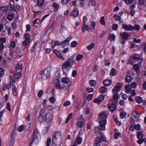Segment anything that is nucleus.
Wrapping results in <instances>:
<instances>
[{
    "label": "nucleus",
    "mask_w": 146,
    "mask_h": 146,
    "mask_svg": "<svg viewBox=\"0 0 146 146\" xmlns=\"http://www.w3.org/2000/svg\"><path fill=\"white\" fill-rule=\"evenodd\" d=\"M133 68L135 71H138L139 70V67L138 64H134L133 65Z\"/></svg>",
    "instance_id": "f704fd0d"
},
{
    "label": "nucleus",
    "mask_w": 146,
    "mask_h": 146,
    "mask_svg": "<svg viewBox=\"0 0 146 146\" xmlns=\"http://www.w3.org/2000/svg\"><path fill=\"white\" fill-rule=\"evenodd\" d=\"M82 141V139L78 135L75 139L73 146H77V144H80Z\"/></svg>",
    "instance_id": "dca6fc26"
},
{
    "label": "nucleus",
    "mask_w": 146,
    "mask_h": 146,
    "mask_svg": "<svg viewBox=\"0 0 146 146\" xmlns=\"http://www.w3.org/2000/svg\"><path fill=\"white\" fill-rule=\"evenodd\" d=\"M89 29V27L88 25H86V23L83 24L81 28V30L83 32L85 31H88Z\"/></svg>",
    "instance_id": "412c9836"
},
{
    "label": "nucleus",
    "mask_w": 146,
    "mask_h": 146,
    "mask_svg": "<svg viewBox=\"0 0 146 146\" xmlns=\"http://www.w3.org/2000/svg\"><path fill=\"white\" fill-rule=\"evenodd\" d=\"M100 23L102 25H105V22L104 20V16L102 17L100 20Z\"/></svg>",
    "instance_id": "3c124183"
},
{
    "label": "nucleus",
    "mask_w": 146,
    "mask_h": 146,
    "mask_svg": "<svg viewBox=\"0 0 146 146\" xmlns=\"http://www.w3.org/2000/svg\"><path fill=\"white\" fill-rule=\"evenodd\" d=\"M96 143H94L95 146H99L100 145L98 143H100L102 142L106 141V138L104 135H101L100 137H97L96 139Z\"/></svg>",
    "instance_id": "9b49d317"
},
{
    "label": "nucleus",
    "mask_w": 146,
    "mask_h": 146,
    "mask_svg": "<svg viewBox=\"0 0 146 146\" xmlns=\"http://www.w3.org/2000/svg\"><path fill=\"white\" fill-rule=\"evenodd\" d=\"M44 0H38L37 1V4L39 6H42L44 4Z\"/></svg>",
    "instance_id": "72a5a7b5"
},
{
    "label": "nucleus",
    "mask_w": 146,
    "mask_h": 146,
    "mask_svg": "<svg viewBox=\"0 0 146 146\" xmlns=\"http://www.w3.org/2000/svg\"><path fill=\"white\" fill-rule=\"evenodd\" d=\"M104 99V97L102 95H100L97 98L94 99V102L96 103L99 104L102 102Z\"/></svg>",
    "instance_id": "ddd939ff"
},
{
    "label": "nucleus",
    "mask_w": 146,
    "mask_h": 146,
    "mask_svg": "<svg viewBox=\"0 0 146 146\" xmlns=\"http://www.w3.org/2000/svg\"><path fill=\"white\" fill-rule=\"evenodd\" d=\"M83 55L81 54H79L76 56V60L78 61L82 59L83 58Z\"/></svg>",
    "instance_id": "a19ab883"
},
{
    "label": "nucleus",
    "mask_w": 146,
    "mask_h": 146,
    "mask_svg": "<svg viewBox=\"0 0 146 146\" xmlns=\"http://www.w3.org/2000/svg\"><path fill=\"white\" fill-rule=\"evenodd\" d=\"M94 46V43H92L87 47V48L89 50H91Z\"/></svg>",
    "instance_id": "ea45409f"
},
{
    "label": "nucleus",
    "mask_w": 146,
    "mask_h": 146,
    "mask_svg": "<svg viewBox=\"0 0 146 146\" xmlns=\"http://www.w3.org/2000/svg\"><path fill=\"white\" fill-rule=\"evenodd\" d=\"M131 115L135 118L137 119L139 117V114L134 111H132Z\"/></svg>",
    "instance_id": "a878e982"
},
{
    "label": "nucleus",
    "mask_w": 146,
    "mask_h": 146,
    "mask_svg": "<svg viewBox=\"0 0 146 146\" xmlns=\"http://www.w3.org/2000/svg\"><path fill=\"white\" fill-rule=\"evenodd\" d=\"M112 99H111L109 102L110 104L108 107L110 111H113L116 109V106L115 102L112 101Z\"/></svg>",
    "instance_id": "f8f14e48"
},
{
    "label": "nucleus",
    "mask_w": 146,
    "mask_h": 146,
    "mask_svg": "<svg viewBox=\"0 0 146 146\" xmlns=\"http://www.w3.org/2000/svg\"><path fill=\"white\" fill-rule=\"evenodd\" d=\"M118 25L116 24H114L112 26V29L113 30L115 31L117 28Z\"/></svg>",
    "instance_id": "0e129e2a"
},
{
    "label": "nucleus",
    "mask_w": 146,
    "mask_h": 146,
    "mask_svg": "<svg viewBox=\"0 0 146 146\" xmlns=\"http://www.w3.org/2000/svg\"><path fill=\"white\" fill-rule=\"evenodd\" d=\"M3 13H5L7 12L8 10V8L7 6H5L1 7Z\"/></svg>",
    "instance_id": "c9c22d12"
},
{
    "label": "nucleus",
    "mask_w": 146,
    "mask_h": 146,
    "mask_svg": "<svg viewBox=\"0 0 146 146\" xmlns=\"http://www.w3.org/2000/svg\"><path fill=\"white\" fill-rule=\"evenodd\" d=\"M77 74V72L76 70H73L72 73V76L73 77H75Z\"/></svg>",
    "instance_id": "774afa93"
},
{
    "label": "nucleus",
    "mask_w": 146,
    "mask_h": 146,
    "mask_svg": "<svg viewBox=\"0 0 146 146\" xmlns=\"http://www.w3.org/2000/svg\"><path fill=\"white\" fill-rule=\"evenodd\" d=\"M10 84L12 85H14L15 82V80L12 79V77L11 76H10Z\"/></svg>",
    "instance_id": "052dcab7"
},
{
    "label": "nucleus",
    "mask_w": 146,
    "mask_h": 146,
    "mask_svg": "<svg viewBox=\"0 0 146 146\" xmlns=\"http://www.w3.org/2000/svg\"><path fill=\"white\" fill-rule=\"evenodd\" d=\"M24 125H21L19 128H18L17 129L19 131H23L24 129Z\"/></svg>",
    "instance_id": "bf43d9fd"
},
{
    "label": "nucleus",
    "mask_w": 146,
    "mask_h": 146,
    "mask_svg": "<svg viewBox=\"0 0 146 146\" xmlns=\"http://www.w3.org/2000/svg\"><path fill=\"white\" fill-rule=\"evenodd\" d=\"M20 53V52L19 50V49H18L17 48H16V50L15 53V54H16L15 55H16V57L17 58H21V56L19 54Z\"/></svg>",
    "instance_id": "c756f323"
},
{
    "label": "nucleus",
    "mask_w": 146,
    "mask_h": 146,
    "mask_svg": "<svg viewBox=\"0 0 146 146\" xmlns=\"http://www.w3.org/2000/svg\"><path fill=\"white\" fill-rule=\"evenodd\" d=\"M22 68V64L20 63L18 64L17 66L15 67L16 72H21Z\"/></svg>",
    "instance_id": "4be33fe9"
},
{
    "label": "nucleus",
    "mask_w": 146,
    "mask_h": 146,
    "mask_svg": "<svg viewBox=\"0 0 146 146\" xmlns=\"http://www.w3.org/2000/svg\"><path fill=\"white\" fill-rule=\"evenodd\" d=\"M4 75V70L0 68V77H2Z\"/></svg>",
    "instance_id": "e2e57ef3"
},
{
    "label": "nucleus",
    "mask_w": 146,
    "mask_h": 146,
    "mask_svg": "<svg viewBox=\"0 0 146 146\" xmlns=\"http://www.w3.org/2000/svg\"><path fill=\"white\" fill-rule=\"evenodd\" d=\"M139 4L141 5H145L146 4V1L144 0H139Z\"/></svg>",
    "instance_id": "09e8293b"
},
{
    "label": "nucleus",
    "mask_w": 146,
    "mask_h": 146,
    "mask_svg": "<svg viewBox=\"0 0 146 146\" xmlns=\"http://www.w3.org/2000/svg\"><path fill=\"white\" fill-rule=\"evenodd\" d=\"M50 69L46 68L44 70H41L40 72V74L42 79L46 80L50 76Z\"/></svg>",
    "instance_id": "0eeeda50"
},
{
    "label": "nucleus",
    "mask_w": 146,
    "mask_h": 146,
    "mask_svg": "<svg viewBox=\"0 0 146 146\" xmlns=\"http://www.w3.org/2000/svg\"><path fill=\"white\" fill-rule=\"evenodd\" d=\"M135 99L136 102L138 103H141L142 101L141 97L140 96L136 97H135Z\"/></svg>",
    "instance_id": "79ce46f5"
},
{
    "label": "nucleus",
    "mask_w": 146,
    "mask_h": 146,
    "mask_svg": "<svg viewBox=\"0 0 146 146\" xmlns=\"http://www.w3.org/2000/svg\"><path fill=\"white\" fill-rule=\"evenodd\" d=\"M55 99L54 98L51 97L49 98V101L50 102L53 103L55 101Z\"/></svg>",
    "instance_id": "338daca9"
},
{
    "label": "nucleus",
    "mask_w": 146,
    "mask_h": 146,
    "mask_svg": "<svg viewBox=\"0 0 146 146\" xmlns=\"http://www.w3.org/2000/svg\"><path fill=\"white\" fill-rule=\"evenodd\" d=\"M70 37H68L66 39L64 40L63 41L61 42L60 43L58 41H52V48H54L55 46L60 45L63 47H64L65 45H68L69 44V41L71 39Z\"/></svg>",
    "instance_id": "20e7f679"
},
{
    "label": "nucleus",
    "mask_w": 146,
    "mask_h": 146,
    "mask_svg": "<svg viewBox=\"0 0 146 146\" xmlns=\"http://www.w3.org/2000/svg\"><path fill=\"white\" fill-rule=\"evenodd\" d=\"M52 118V114L50 113H48L45 117V121L48 123H49L51 121Z\"/></svg>",
    "instance_id": "4468645a"
},
{
    "label": "nucleus",
    "mask_w": 146,
    "mask_h": 146,
    "mask_svg": "<svg viewBox=\"0 0 146 146\" xmlns=\"http://www.w3.org/2000/svg\"><path fill=\"white\" fill-rule=\"evenodd\" d=\"M126 113L125 112H122L120 113V117L121 118L123 119L125 117Z\"/></svg>",
    "instance_id": "de8ad7c7"
},
{
    "label": "nucleus",
    "mask_w": 146,
    "mask_h": 146,
    "mask_svg": "<svg viewBox=\"0 0 146 146\" xmlns=\"http://www.w3.org/2000/svg\"><path fill=\"white\" fill-rule=\"evenodd\" d=\"M122 27L127 31H132L133 30V27L130 25H127L125 24H123Z\"/></svg>",
    "instance_id": "a211bd4d"
},
{
    "label": "nucleus",
    "mask_w": 146,
    "mask_h": 146,
    "mask_svg": "<svg viewBox=\"0 0 146 146\" xmlns=\"http://www.w3.org/2000/svg\"><path fill=\"white\" fill-rule=\"evenodd\" d=\"M90 83L91 86H95L96 84V81L93 80H90Z\"/></svg>",
    "instance_id": "8fccbe9b"
},
{
    "label": "nucleus",
    "mask_w": 146,
    "mask_h": 146,
    "mask_svg": "<svg viewBox=\"0 0 146 146\" xmlns=\"http://www.w3.org/2000/svg\"><path fill=\"white\" fill-rule=\"evenodd\" d=\"M72 65L70 62L67 60L62 64V70L64 73L66 75L68 73L69 70L72 68Z\"/></svg>",
    "instance_id": "423d86ee"
},
{
    "label": "nucleus",
    "mask_w": 146,
    "mask_h": 146,
    "mask_svg": "<svg viewBox=\"0 0 146 146\" xmlns=\"http://www.w3.org/2000/svg\"><path fill=\"white\" fill-rule=\"evenodd\" d=\"M126 82L127 83H130L131 81V78L129 76H127L125 78Z\"/></svg>",
    "instance_id": "e433bc0d"
},
{
    "label": "nucleus",
    "mask_w": 146,
    "mask_h": 146,
    "mask_svg": "<svg viewBox=\"0 0 146 146\" xmlns=\"http://www.w3.org/2000/svg\"><path fill=\"white\" fill-rule=\"evenodd\" d=\"M21 75V72H16L14 74L15 78L16 79H18L20 78Z\"/></svg>",
    "instance_id": "cd10ccee"
},
{
    "label": "nucleus",
    "mask_w": 146,
    "mask_h": 146,
    "mask_svg": "<svg viewBox=\"0 0 146 146\" xmlns=\"http://www.w3.org/2000/svg\"><path fill=\"white\" fill-rule=\"evenodd\" d=\"M53 7L54 8V12H57L59 8V5L56 3H54L52 5Z\"/></svg>",
    "instance_id": "b1692460"
},
{
    "label": "nucleus",
    "mask_w": 146,
    "mask_h": 146,
    "mask_svg": "<svg viewBox=\"0 0 146 146\" xmlns=\"http://www.w3.org/2000/svg\"><path fill=\"white\" fill-rule=\"evenodd\" d=\"M116 73L117 72L113 68H112L110 73V75L112 76H115L116 74Z\"/></svg>",
    "instance_id": "473e14b6"
},
{
    "label": "nucleus",
    "mask_w": 146,
    "mask_h": 146,
    "mask_svg": "<svg viewBox=\"0 0 146 146\" xmlns=\"http://www.w3.org/2000/svg\"><path fill=\"white\" fill-rule=\"evenodd\" d=\"M40 136V134L36 129H35L33 131V135L31 139H30L29 145L31 146L33 142H35V140L38 138Z\"/></svg>",
    "instance_id": "6e6552de"
},
{
    "label": "nucleus",
    "mask_w": 146,
    "mask_h": 146,
    "mask_svg": "<svg viewBox=\"0 0 146 146\" xmlns=\"http://www.w3.org/2000/svg\"><path fill=\"white\" fill-rule=\"evenodd\" d=\"M62 82L63 83L67 84L70 82V80L69 78L68 77H65L63 78L62 79Z\"/></svg>",
    "instance_id": "393cba45"
},
{
    "label": "nucleus",
    "mask_w": 146,
    "mask_h": 146,
    "mask_svg": "<svg viewBox=\"0 0 146 146\" xmlns=\"http://www.w3.org/2000/svg\"><path fill=\"white\" fill-rule=\"evenodd\" d=\"M14 17V14L12 13H9L7 16V19L9 21H11Z\"/></svg>",
    "instance_id": "7c9ffc66"
},
{
    "label": "nucleus",
    "mask_w": 146,
    "mask_h": 146,
    "mask_svg": "<svg viewBox=\"0 0 146 146\" xmlns=\"http://www.w3.org/2000/svg\"><path fill=\"white\" fill-rule=\"evenodd\" d=\"M83 125V123L81 121L77 122L76 125L78 127H81Z\"/></svg>",
    "instance_id": "603ef678"
},
{
    "label": "nucleus",
    "mask_w": 146,
    "mask_h": 146,
    "mask_svg": "<svg viewBox=\"0 0 146 146\" xmlns=\"http://www.w3.org/2000/svg\"><path fill=\"white\" fill-rule=\"evenodd\" d=\"M53 52L58 57L63 60H64V58L63 57V56L60 54V52H59L58 50L55 49H54L53 50Z\"/></svg>",
    "instance_id": "aec40b11"
},
{
    "label": "nucleus",
    "mask_w": 146,
    "mask_h": 146,
    "mask_svg": "<svg viewBox=\"0 0 146 146\" xmlns=\"http://www.w3.org/2000/svg\"><path fill=\"white\" fill-rule=\"evenodd\" d=\"M107 90V88L104 86H102L99 88L100 92L101 94L106 93Z\"/></svg>",
    "instance_id": "5701e85b"
},
{
    "label": "nucleus",
    "mask_w": 146,
    "mask_h": 146,
    "mask_svg": "<svg viewBox=\"0 0 146 146\" xmlns=\"http://www.w3.org/2000/svg\"><path fill=\"white\" fill-rule=\"evenodd\" d=\"M54 82L56 85V88L58 89H62L65 86L64 84L62 82H60L58 78L55 79Z\"/></svg>",
    "instance_id": "9d476101"
},
{
    "label": "nucleus",
    "mask_w": 146,
    "mask_h": 146,
    "mask_svg": "<svg viewBox=\"0 0 146 146\" xmlns=\"http://www.w3.org/2000/svg\"><path fill=\"white\" fill-rule=\"evenodd\" d=\"M104 85L105 86H108L111 84V81L110 80H105L103 82Z\"/></svg>",
    "instance_id": "c85d7f7f"
},
{
    "label": "nucleus",
    "mask_w": 146,
    "mask_h": 146,
    "mask_svg": "<svg viewBox=\"0 0 146 146\" xmlns=\"http://www.w3.org/2000/svg\"><path fill=\"white\" fill-rule=\"evenodd\" d=\"M86 90L88 93L92 92L94 91V89L92 88H87Z\"/></svg>",
    "instance_id": "69168bd1"
},
{
    "label": "nucleus",
    "mask_w": 146,
    "mask_h": 146,
    "mask_svg": "<svg viewBox=\"0 0 146 146\" xmlns=\"http://www.w3.org/2000/svg\"><path fill=\"white\" fill-rule=\"evenodd\" d=\"M133 30L138 31L140 29V26L139 25H136L133 27Z\"/></svg>",
    "instance_id": "5fc2aeb1"
},
{
    "label": "nucleus",
    "mask_w": 146,
    "mask_h": 146,
    "mask_svg": "<svg viewBox=\"0 0 146 146\" xmlns=\"http://www.w3.org/2000/svg\"><path fill=\"white\" fill-rule=\"evenodd\" d=\"M79 15L78 10L77 8H75L74 10L71 12L70 14V16H72L75 17H77Z\"/></svg>",
    "instance_id": "2eb2a0df"
},
{
    "label": "nucleus",
    "mask_w": 146,
    "mask_h": 146,
    "mask_svg": "<svg viewBox=\"0 0 146 146\" xmlns=\"http://www.w3.org/2000/svg\"><path fill=\"white\" fill-rule=\"evenodd\" d=\"M114 18H115V19L117 21H119L121 19V17L119 16L117 14H115L113 17Z\"/></svg>",
    "instance_id": "6e6d98bb"
},
{
    "label": "nucleus",
    "mask_w": 146,
    "mask_h": 146,
    "mask_svg": "<svg viewBox=\"0 0 146 146\" xmlns=\"http://www.w3.org/2000/svg\"><path fill=\"white\" fill-rule=\"evenodd\" d=\"M121 134L119 132H116L114 134V137L115 139H117L118 137L120 136Z\"/></svg>",
    "instance_id": "37998d69"
},
{
    "label": "nucleus",
    "mask_w": 146,
    "mask_h": 146,
    "mask_svg": "<svg viewBox=\"0 0 146 146\" xmlns=\"http://www.w3.org/2000/svg\"><path fill=\"white\" fill-rule=\"evenodd\" d=\"M120 36H131V35L129 34L128 33L126 32H123V33H120Z\"/></svg>",
    "instance_id": "a18cd8bd"
},
{
    "label": "nucleus",
    "mask_w": 146,
    "mask_h": 146,
    "mask_svg": "<svg viewBox=\"0 0 146 146\" xmlns=\"http://www.w3.org/2000/svg\"><path fill=\"white\" fill-rule=\"evenodd\" d=\"M77 42L75 41L72 42L71 44V46L72 47H75L77 45Z\"/></svg>",
    "instance_id": "13d9d810"
},
{
    "label": "nucleus",
    "mask_w": 146,
    "mask_h": 146,
    "mask_svg": "<svg viewBox=\"0 0 146 146\" xmlns=\"http://www.w3.org/2000/svg\"><path fill=\"white\" fill-rule=\"evenodd\" d=\"M123 86V84L122 83H119L117 84V85L114 87L113 89V93L114 94L113 96V99L115 100H113L112 101L115 102V103H117V100L118 98V96L117 94L119 91L121 89V87Z\"/></svg>",
    "instance_id": "7ed1b4c3"
},
{
    "label": "nucleus",
    "mask_w": 146,
    "mask_h": 146,
    "mask_svg": "<svg viewBox=\"0 0 146 146\" xmlns=\"http://www.w3.org/2000/svg\"><path fill=\"white\" fill-rule=\"evenodd\" d=\"M96 24V23L94 21H92L90 25L91 26L90 27V29L92 30L94 29Z\"/></svg>",
    "instance_id": "2f4dec72"
},
{
    "label": "nucleus",
    "mask_w": 146,
    "mask_h": 146,
    "mask_svg": "<svg viewBox=\"0 0 146 146\" xmlns=\"http://www.w3.org/2000/svg\"><path fill=\"white\" fill-rule=\"evenodd\" d=\"M43 91L42 90H40L38 92V97L39 98H40L43 95Z\"/></svg>",
    "instance_id": "680f3d73"
},
{
    "label": "nucleus",
    "mask_w": 146,
    "mask_h": 146,
    "mask_svg": "<svg viewBox=\"0 0 146 146\" xmlns=\"http://www.w3.org/2000/svg\"><path fill=\"white\" fill-rule=\"evenodd\" d=\"M72 113H70L68 116L67 118L66 119L65 123H67L70 120V119L71 118L72 116Z\"/></svg>",
    "instance_id": "58836bf2"
},
{
    "label": "nucleus",
    "mask_w": 146,
    "mask_h": 146,
    "mask_svg": "<svg viewBox=\"0 0 146 146\" xmlns=\"http://www.w3.org/2000/svg\"><path fill=\"white\" fill-rule=\"evenodd\" d=\"M143 60L142 56L138 54L135 53L133 54V56L131 57L128 60V62L131 64L137 62L140 64L142 62Z\"/></svg>",
    "instance_id": "f03ea898"
},
{
    "label": "nucleus",
    "mask_w": 146,
    "mask_h": 146,
    "mask_svg": "<svg viewBox=\"0 0 146 146\" xmlns=\"http://www.w3.org/2000/svg\"><path fill=\"white\" fill-rule=\"evenodd\" d=\"M12 93L14 96H17V89L15 86H14L13 87L12 90Z\"/></svg>",
    "instance_id": "4c0bfd02"
},
{
    "label": "nucleus",
    "mask_w": 146,
    "mask_h": 146,
    "mask_svg": "<svg viewBox=\"0 0 146 146\" xmlns=\"http://www.w3.org/2000/svg\"><path fill=\"white\" fill-rule=\"evenodd\" d=\"M10 6L11 7V9L12 10H14L15 9V3L14 0H10Z\"/></svg>",
    "instance_id": "bb28decb"
},
{
    "label": "nucleus",
    "mask_w": 146,
    "mask_h": 146,
    "mask_svg": "<svg viewBox=\"0 0 146 146\" xmlns=\"http://www.w3.org/2000/svg\"><path fill=\"white\" fill-rule=\"evenodd\" d=\"M139 46L138 45H136L135 44L132 42L131 43V46H129V48H138Z\"/></svg>",
    "instance_id": "864d4df0"
},
{
    "label": "nucleus",
    "mask_w": 146,
    "mask_h": 146,
    "mask_svg": "<svg viewBox=\"0 0 146 146\" xmlns=\"http://www.w3.org/2000/svg\"><path fill=\"white\" fill-rule=\"evenodd\" d=\"M90 3L89 4L91 5L95 6L96 5V3L95 1L94 0H89Z\"/></svg>",
    "instance_id": "4d7b16f0"
},
{
    "label": "nucleus",
    "mask_w": 146,
    "mask_h": 146,
    "mask_svg": "<svg viewBox=\"0 0 146 146\" xmlns=\"http://www.w3.org/2000/svg\"><path fill=\"white\" fill-rule=\"evenodd\" d=\"M128 37H121L120 39L121 40V42L123 44L125 43V41L128 40Z\"/></svg>",
    "instance_id": "49530a36"
},
{
    "label": "nucleus",
    "mask_w": 146,
    "mask_h": 146,
    "mask_svg": "<svg viewBox=\"0 0 146 146\" xmlns=\"http://www.w3.org/2000/svg\"><path fill=\"white\" fill-rule=\"evenodd\" d=\"M30 39L29 37H25L24 40L22 43V45L24 46L25 48H27V46L29 44Z\"/></svg>",
    "instance_id": "f3484780"
},
{
    "label": "nucleus",
    "mask_w": 146,
    "mask_h": 146,
    "mask_svg": "<svg viewBox=\"0 0 146 146\" xmlns=\"http://www.w3.org/2000/svg\"><path fill=\"white\" fill-rule=\"evenodd\" d=\"M52 142L59 143V145L62 144V136L60 133L58 131L54 132L52 135Z\"/></svg>",
    "instance_id": "39448f33"
},
{
    "label": "nucleus",
    "mask_w": 146,
    "mask_h": 146,
    "mask_svg": "<svg viewBox=\"0 0 146 146\" xmlns=\"http://www.w3.org/2000/svg\"><path fill=\"white\" fill-rule=\"evenodd\" d=\"M143 137V135L140 132H138L137 133V137L138 139H141Z\"/></svg>",
    "instance_id": "c03bdc74"
},
{
    "label": "nucleus",
    "mask_w": 146,
    "mask_h": 146,
    "mask_svg": "<svg viewBox=\"0 0 146 146\" xmlns=\"http://www.w3.org/2000/svg\"><path fill=\"white\" fill-rule=\"evenodd\" d=\"M132 90L130 84H127L125 86V92L126 93L128 94L131 93V92Z\"/></svg>",
    "instance_id": "6ab92c4d"
},
{
    "label": "nucleus",
    "mask_w": 146,
    "mask_h": 146,
    "mask_svg": "<svg viewBox=\"0 0 146 146\" xmlns=\"http://www.w3.org/2000/svg\"><path fill=\"white\" fill-rule=\"evenodd\" d=\"M47 114L45 112L44 109H41L40 111L38 120L41 123L44 121L45 117Z\"/></svg>",
    "instance_id": "1a4fd4ad"
},
{
    "label": "nucleus",
    "mask_w": 146,
    "mask_h": 146,
    "mask_svg": "<svg viewBox=\"0 0 146 146\" xmlns=\"http://www.w3.org/2000/svg\"><path fill=\"white\" fill-rule=\"evenodd\" d=\"M98 117L99 123L100 124L98 128L101 130H104L105 129V125L106 123V118L107 114L106 112L103 111L99 114Z\"/></svg>",
    "instance_id": "f257e3e1"
}]
</instances>
